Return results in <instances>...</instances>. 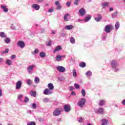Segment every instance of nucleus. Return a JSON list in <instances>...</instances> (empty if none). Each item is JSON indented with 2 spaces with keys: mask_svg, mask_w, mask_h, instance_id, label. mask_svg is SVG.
<instances>
[{
  "mask_svg": "<svg viewBox=\"0 0 125 125\" xmlns=\"http://www.w3.org/2000/svg\"><path fill=\"white\" fill-rule=\"evenodd\" d=\"M110 65L113 68L114 72L115 73L120 71V68H119V63H118L117 61L114 60L111 61Z\"/></svg>",
  "mask_w": 125,
  "mask_h": 125,
  "instance_id": "nucleus-1",
  "label": "nucleus"
},
{
  "mask_svg": "<svg viewBox=\"0 0 125 125\" xmlns=\"http://www.w3.org/2000/svg\"><path fill=\"white\" fill-rule=\"evenodd\" d=\"M62 110V109L61 107L56 108L53 112V116H54V117H57V116H59L61 114Z\"/></svg>",
  "mask_w": 125,
  "mask_h": 125,
  "instance_id": "nucleus-2",
  "label": "nucleus"
},
{
  "mask_svg": "<svg viewBox=\"0 0 125 125\" xmlns=\"http://www.w3.org/2000/svg\"><path fill=\"white\" fill-rule=\"evenodd\" d=\"M85 102H86L85 99L82 98L77 103V105L79 106V107H81V108H83V106H84Z\"/></svg>",
  "mask_w": 125,
  "mask_h": 125,
  "instance_id": "nucleus-3",
  "label": "nucleus"
},
{
  "mask_svg": "<svg viewBox=\"0 0 125 125\" xmlns=\"http://www.w3.org/2000/svg\"><path fill=\"white\" fill-rule=\"evenodd\" d=\"M36 68V64H32L28 66L27 67V72L29 74H33L34 69Z\"/></svg>",
  "mask_w": 125,
  "mask_h": 125,
  "instance_id": "nucleus-4",
  "label": "nucleus"
},
{
  "mask_svg": "<svg viewBox=\"0 0 125 125\" xmlns=\"http://www.w3.org/2000/svg\"><path fill=\"white\" fill-rule=\"evenodd\" d=\"M52 93H53V91L48 88H45L43 91V94L44 95H51Z\"/></svg>",
  "mask_w": 125,
  "mask_h": 125,
  "instance_id": "nucleus-5",
  "label": "nucleus"
},
{
  "mask_svg": "<svg viewBox=\"0 0 125 125\" xmlns=\"http://www.w3.org/2000/svg\"><path fill=\"white\" fill-rule=\"evenodd\" d=\"M22 86V82L21 81H18L16 83V90H19V89H20L21 88V87Z\"/></svg>",
  "mask_w": 125,
  "mask_h": 125,
  "instance_id": "nucleus-6",
  "label": "nucleus"
},
{
  "mask_svg": "<svg viewBox=\"0 0 125 125\" xmlns=\"http://www.w3.org/2000/svg\"><path fill=\"white\" fill-rule=\"evenodd\" d=\"M18 46H19V47H21V48H23V47H25V42L22 41H19L17 43Z\"/></svg>",
  "mask_w": 125,
  "mask_h": 125,
  "instance_id": "nucleus-7",
  "label": "nucleus"
},
{
  "mask_svg": "<svg viewBox=\"0 0 125 125\" xmlns=\"http://www.w3.org/2000/svg\"><path fill=\"white\" fill-rule=\"evenodd\" d=\"M57 70L59 71V72H61V73H64V72L66 71V69L65 68V67L62 66H58L57 67Z\"/></svg>",
  "mask_w": 125,
  "mask_h": 125,
  "instance_id": "nucleus-8",
  "label": "nucleus"
},
{
  "mask_svg": "<svg viewBox=\"0 0 125 125\" xmlns=\"http://www.w3.org/2000/svg\"><path fill=\"white\" fill-rule=\"evenodd\" d=\"M101 19H102V16L100 14H98L97 17L95 18V20L96 22H100Z\"/></svg>",
  "mask_w": 125,
  "mask_h": 125,
  "instance_id": "nucleus-9",
  "label": "nucleus"
},
{
  "mask_svg": "<svg viewBox=\"0 0 125 125\" xmlns=\"http://www.w3.org/2000/svg\"><path fill=\"white\" fill-rule=\"evenodd\" d=\"M64 110L65 112H70L71 111V107L68 105H65L64 106Z\"/></svg>",
  "mask_w": 125,
  "mask_h": 125,
  "instance_id": "nucleus-10",
  "label": "nucleus"
},
{
  "mask_svg": "<svg viewBox=\"0 0 125 125\" xmlns=\"http://www.w3.org/2000/svg\"><path fill=\"white\" fill-rule=\"evenodd\" d=\"M104 31L105 33H110L111 31V25H107L105 26V28L104 29Z\"/></svg>",
  "mask_w": 125,
  "mask_h": 125,
  "instance_id": "nucleus-11",
  "label": "nucleus"
},
{
  "mask_svg": "<svg viewBox=\"0 0 125 125\" xmlns=\"http://www.w3.org/2000/svg\"><path fill=\"white\" fill-rule=\"evenodd\" d=\"M32 8L35 9V10H39L41 7L38 4H34L32 5Z\"/></svg>",
  "mask_w": 125,
  "mask_h": 125,
  "instance_id": "nucleus-12",
  "label": "nucleus"
},
{
  "mask_svg": "<svg viewBox=\"0 0 125 125\" xmlns=\"http://www.w3.org/2000/svg\"><path fill=\"white\" fill-rule=\"evenodd\" d=\"M55 4L56 5H57V10H59L61 9V8H62V6H61V5H60V3H59V1H56L55 2Z\"/></svg>",
  "mask_w": 125,
  "mask_h": 125,
  "instance_id": "nucleus-13",
  "label": "nucleus"
},
{
  "mask_svg": "<svg viewBox=\"0 0 125 125\" xmlns=\"http://www.w3.org/2000/svg\"><path fill=\"white\" fill-rule=\"evenodd\" d=\"M86 12L85 10L83 8H81L79 10V13L81 14V16H83Z\"/></svg>",
  "mask_w": 125,
  "mask_h": 125,
  "instance_id": "nucleus-14",
  "label": "nucleus"
},
{
  "mask_svg": "<svg viewBox=\"0 0 125 125\" xmlns=\"http://www.w3.org/2000/svg\"><path fill=\"white\" fill-rule=\"evenodd\" d=\"M47 86L48 88V89H50V90H52V91H53V89H54V85H53L52 83H49L48 84Z\"/></svg>",
  "mask_w": 125,
  "mask_h": 125,
  "instance_id": "nucleus-15",
  "label": "nucleus"
},
{
  "mask_svg": "<svg viewBox=\"0 0 125 125\" xmlns=\"http://www.w3.org/2000/svg\"><path fill=\"white\" fill-rule=\"evenodd\" d=\"M61 49H62V47H61L60 45H59L55 47L53 51V53H55V52H57V51H59V50H61Z\"/></svg>",
  "mask_w": 125,
  "mask_h": 125,
  "instance_id": "nucleus-16",
  "label": "nucleus"
},
{
  "mask_svg": "<svg viewBox=\"0 0 125 125\" xmlns=\"http://www.w3.org/2000/svg\"><path fill=\"white\" fill-rule=\"evenodd\" d=\"M101 122L102 125H108V123H109V121L107 120L103 119L101 120Z\"/></svg>",
  "mask_w": 125,
  "mask_h": 125,
  "instance_id": "nucleus-17",
  "label": "nucleus"
},
{
  "mask_svg": "<svg viewBox=\"0 0 125 125\" xmlns=\"http://www.w3.org/2000/svg\"><path fill=\"white\" fill-rule=\"evenodd\" d=\"M64 57V56H60V55H57L56 58V61H58V62H60L62 60V58Z\"/></svg>",
  "mask_w": 125,
  "mask_h": 125,
  "instance_id": "nucleus-18",
  "label": "nucleus"
},
{
  "mask_svg": "<svg viewBox=\"0 0 125 125\" xmlns=\"http://www.w3.org/2000/svg\"><path fill=\"white\" fill-rule=\"evenodd\" d=\"M12 61L9 59H7L5 61V63L6 65H8V66H11V65H12Z\"/></svg>",
  "mask_w": 125,
  "mask_h": 125,
  "instance_id": "nucleus-19",
  "label": "nucleus"
},
{
  "mask_svg": "<svg viewBox=\"0 0 125 125\" xmlns=\"http://www.w3.org/2000/svg\"><path fill=\"white\" fill-rule=\"evenodd\" d=\"M102 6L103 8H106V7H108V6H109V2H104L102 4Z\"/></svg>",
  "mask_w": 125,
  "mask_h": 125,
  "instance_id": "nucleus-20",
  "label": "nucleus"
},
{
  "mask_svg": "<svg viewBox=\"0 0 125 125\" xmlns=\"http://www.w3.org/2000/svg\"><path fill=\"white\" fill-rule=\"evenodd\" d=\"M26 83L28 85H32L33 84V81L31 79H28L26 80Z\"/></svg>",
  "mask_w": 125,
  "mask_h": 125,
  "instance_id": "nucleus-21",
  "label": "nucleus"
},
{
  "mask_svg": "<svg viewBox=\"0 0 125 125\" xmlns=\"http://www.w3.org/2000/svg\"><path fill=\"white\" fill-rule=\"evenodd\" d=\"M65 30H72V29H74V26L72 25H66L65 26Z\"/></svg>",
  "mask_w": 125,
  "mask_h": 125,
  "instance_id": "nucleus-22",
  "label": "nucleus"
},
{
  "mask_svg": "<svg viewBox=\"0 0 125 125\" xmlns=\"http://www.w3.org/2000/svg\"><path fill=\"white\" fill-rule=\"evenodd\" d=\"M98 112L99 114H100V115H103V114H104V109H103L102 107L98 109Z\"/></svg>",
  "mask_w": 125,
  "mask_h": 125,
  "instance_id": "nucleus-23",
  "label": "nucleus"
},
{
  "mask_svg": "<svg viewBox=\"0 0 125 125\" xmlns=\"http://www.w3.org/2000/svg\"><path fill=\"white\" fill-rule=\"evenodd\" d=\"M0 38H6L7 36L6 35V34H5V33H4V32H0Z\"/></svg>",
  "mask_w": 125,
  "mask_h": 125,
  "instance_id": "nucleus-24",
  "label": "nucleus"
},
{
  "mask_svg": "<svg viewBox=\"0 0 125 125\" xmlns=\"http://www.w3.org/2000/svg\"><path fill=\"white\" fill-rule=\"evenodd\" d=\"M1 8H2V9H3V11H4V12H8V9L7 8H6V6H5L1 5Z\"/></svg>",
  "mask_w": 125,
  "mask_h": 125,
  "instance_id": "nucleus-25",
  "label": "nucleus"
},
{
  "mask_svg": "<svg viewBox=\"0 0 125 125\" xmlns=\"http://www.w3.org/2000/svg\"><path fill=\"white\" fill-rule=\"evenodd\" d=\"M91 19V16L90 15H88L87 16L85 17V20H84L85 21V22H88V21Z\"/></svg>",
  "mask_w": 125,
  "mask_h": 125,
  "instance_id": "nucleus-26",
  "label": "nucleus"
},
{
  "mask_svg": "<svg viewBox=\"0 0 125 125\" xmlns=\"http://www.w3.org/2000/svg\"><path fill=\"white\" fill-rule=\"evenodd\" d=\"M68 16H70V14H65L63 17V19L64 21H69V19L67 18Z\"/></svg>",
  "mask_w": 125,
  "mask_h": 125,
  "instance_id": "nucleus-27",
  "label": "nucleus"
},
{
  "mask_svg": "<svg viewBox=\"0 0 125 125\" xmlns=\"http://www.w3.org/2000/svg\"><path fill=\"white\" fill-rule=\"evenodd\" d=\"M105 101L104 100H101V101H100L99 105V106H103L104 105V104H105Z\"/></svg>",
  "mask_w": 125,
  "mask_h": 125,
  "instance_id": "nucleus-28",
  "label": "nucleus"
},
{
  "mask_svg": "<svg viewBox=\"0 0 125 125\" xmlns=\"http://www.w3.org/2000/svg\"><path fill=\"white\" fill-rule=\"evenodd\" d=\"M4 42L5 43H9L10 42V38L8 37H6L5 39H4Z\"/></svg>",
  "mask_w": 125,
  "mask_h": 125,
  "instance_id": "nucleus-29",
  "label": "nucleus"
},
{
  "mask_svg": "<svg viewBox=\"0 0 125 125\" xmlns=\"http://www.w3.org/2000/svg\"><path fill=\"white\" fill-rule=\"evenodd\" d=\"M80 67H81V68H84L85 66H86V64H85V62H82L79 64Z\"/></svg>",
  "mask_w": 125,
  "mask_h": 125,
  "instance_id": "nucleus-30",
  "label": "nucleus"
},
{
  "mask_svg": "<svg viewBox=\"0 0 125 125\" xmlns=\"http://www.w3.org/2000/svg\"><path fill=\"white\" fill-rule=\"evenodd\" d=\"M31 53L33 55H36V54H38V53H39V49L37 48L35 49V50L33 52H32Z\"/></svg>",
  "mask_w": 125,
  "mask_h": 125,
  "instance_id": "nucleus-31",
  "label": "nucleus"
},
{
  "mask_svg": "<svg viewBox=\"0 0 125 125\" xmlns=\"http://www.w3.org/2000/svg\"><path fill=\"white\" fill-rule=\"evenodd\" d=\"M30 107L32 108V109H33L34 110L37 109V104L36 103L32 104L30 106Z\"/></svg>",
  "mask_w": 125,
  "mask_h": 125,
  "instance_id": "nucleus-32",
  "label": "nucleus"
},
{
  "mask_svg": "<svg viewBox=\"0 0 125 125\" xmlns=\"http://www.w3.org/2000/svg\"><path fill=\"white\" fill-rule=\"evenodd\" d=\"M85 75L86 77H90L92 76V73L91 72V71H88L85 73Z\"/></svg>",
  "mask_w": 125,
  "mask_h": 125,
  "instance_id": "nucleus-33",
  "label": "nucleus"
},
{
  "mask_svg": "<svg viewBox=\"0 0 125 125\" xmlns=\"http://www.w3.org/2000/svg\"><path fill=\"white\" fill-rule=\"evenodd\" d=\"M36 94H37V92H36V91H31L30 92V95L31 96H33V97H36Z\"/></svg>",
  "mask_w": 125,
  "mask_h": 125,
  "instance_id": "nucleus-34",
  "label": "nucleus"
},
{
  "mask_svg": "<svg viewBox=\"0 0 125 125\" xmlns=\"http://www.w3.org/2000/svg\"><path fill=\"white\" fill-rule=\"evenodd\" d=\"M35 83H40V78L39 77H36L34 79Z\"/></svg>",
  "mask_w": 125,
  "mask_h": 125,
  "instance_id": "nucleus-35",
  "label": "nucleus"
},
{
  "mask_svg": "<svg viewBox=\"0 0 125 125\" xmlns=\"http://www.w3.org/2000/svg\"><path fill=\"white\" fill-rule=\"evenodd\" d=\"M119 28H120V22H119V21H117L115 24V29L116 30H118Z\"/></svg>",
  "mask_w": 125,
  "mask_h": 125,
  "instance_id": "nucleus-36",
  "label": "nucleus"
},
{
  "mask_svg": "<svg viewBox=\"0 0 125 125\" xmlns=\"http://www.w3.org/2000/svg\"><path fill=\"white\" fill-rule=\"evenodd\" d=\"M70 42L71 43H75V38H74V37H71L70 39Z\"/></svg>",
  "mask_w": 125,
  "mask_h": 125,
  "instance_id": "nucleus-37",
  "label": "nucleus"
},
{
  "mask_svg": "<svg viewBox=\"0 0 125 125\" xmlns=\"http://www.w3.org/2000/svg\"><path fill=\"white\" fill-rule=\"evenodd\" d=\"M40 56L42 57V58H43L45 57V53L43 52H41L40 54Z\"/></svg>",
  "mask_w": 125,
  "mask_h": 125,
  "instance_id": "nucleus-38",
  "label": "nucleus"
},
{
  "mask_svg": "<svg viewBox=\"0 0 125 125\" xmlns=\"http://www.w3.org/2000/svg\"><path fill=\"white\" fill-rule=\"evenodd\" d=\"M23 96H24L22 94L19 95L18 96V99H19L20 101H22V98H23Z\"/></svg>",
  "mask_w": 125,
  "mask_h": 125,
  "instance_id": "nucleus-39",
  "label": "nucleus"
},
{
  "mask_svg": "<svg viewBox=\"0 0 125 125\" xmlns=\"http://www.w3.org/2000/svg\"><path fill=\"white\" fill-rule=\"evenodd\" d=\"M117 15H118L117 12H115L113 13V14H112V18H116V17H117Z\"/></svg>",
  "mask_w": 125,
  "mask_h": 125,
  "instance_id": "nucleus-40",
  "label": "nucleus"
},
{
  "mask_svg": "<svg viewBox=\"0 0 125 125\" xmlns=\"http://www.w3.org/2000/svg\"><path fill=\"white\" fill-rule=\"evenodd\" d=\"M81 93H82L83 97H84V96H85V90H84L83 89L82 90Z\"/></svg>",
  "mask_w": 125,
  "mask_h": 125,
  "instance_id": "nucleus-41",
  "label": "nucleus"
},
{
  "mask_svg": "<svg viewBox=\"0 0 125 125\" xmlns=\"http://www.w3.org/2000/svg\"><path fill=\"white\" fill-rule=\"evenodd\" d=\"M73 75L74 78H76V77H77V72L76 71V69L73 70Z\"/></svg>",
  "mask_w": 125,
  "mask_h": 125,
  "instance_id": "nucleus-42",
  "label": "nucleus"
},
{
  "mask_svg": "<svg viewBox=\"0 0 125 125\" xmlns=\"http://www.w3.org/2000/svg\"><path fill=\"white\" fill-rule=\"evenodd\" d=\"M51 44H52V42L51 41H49V42L47 43L46 45L47 46H51Z\"/></svg>",
  "mask_w": 125,
  "mask_h": 125,
  "instance_id": "nucleus-43",
  "label": "nucleus"
},
{
  "mask_svg": "<svg viewBox=\"0 0 125 125\" xmlns=\"http://www.w3.org/2000/svg\"><path fill=\"white\" fill-rule=\"evenodd\" d=\"M74 86H75V88H76V89H79V88H80V85H79L77 83L74 84Z\"/></svg>",
  "mask_w": 125,
  "mask_h": 125,
  "instance_id": "nucleus-44",
  "label": "nucleus"
},
{
  "mask_svg": "<svg viewBox=\"0 0 125 125\" xmlns=\"http://www.w3.org/2000/svg\"><path fill=\"white\" fill-rule=\"evenodd\" d=\"M38 3H42V2H43L44 0H35Z\"/></svg>",
  "mask_w": 125,
  "mask_h": 125,
  "instance_id": "nucleus-45",
  "label": "nucleus"
},
{
  "mask_svg": "<svg viewBox=\"0 0 125 125\" xmlns=\"http://www.w3.org/2000/svg\"><path fill=\"white\" fill-rule=\"evenodd\" d=\"M49 102V99H48V98H44L43 99V102H45V103Z\"/></svg>",
  "mask_w": 125,
  "mask_h": 125,
  "instance_id": "nucleus-46",
  "label": "nucleus"
},
{
  "mask_svg": "<svg viewBox=\"0 0 125 125\" xmlns=\"http://www.w3.org/2000/svg\"><path fill=\"white\" fill-rule=\"evenodd\" d=\"M27 125H36V123L34 122H31L27 124Z\"/></svg>",
  "mask_w": 125,
  "mask_h": 125,
  "instance_id": "nucleus-47",
  "label": "nucleus"
},
{
  "mask_svg": "<svg viewBox=\"0 0 125 125\" xmlns=\"http://www.w3.org/2000/svg\"><path fill=\"white\" fill-rule=\"evenodd\" d=\"M25 103H27V102H29V98L25 97L24 99Z\"/></svg>",
  "mask_w": 125,
  "mask_h": 125,
  "instance_id": "nucleus-48",
  "label": "nucleus"
},
{
  "mask_svg": "<svg viewBox=\"0 0 125 125\" xmlns=\"http://www.w3.org/2000/svg\"><path fill=\"white\" fill-rule=\"evenodd\" d=\"M16 58V55H14L11 56V60H13V59H15Z\"/></svg>",
  "mask_w": 125,
  "mask_h": 125,
  "instance_id": "nucleus-49",
  "label": "nucleus"
},
{
  "mask_svg": "<svg viewBox=\"0 0 125 125\" xmlns=\"http://www.w3.org/2000/svg\"><path fill=\"white\" fill-rule=\"evenodd\" d=\"M75 5H78L79 4V0H75L74 1Z\"/></svg>",
  "mask_w": 125,
  "mask_h": 125,
  "instance_id": "nucleus-50",
  "label": "nucleus"
},
{
  "mask_svg": "<svg viewBox=\"0 0 125 125\" xmlns=\"http://www.w3.org/2000/svg\"><path fill=\"white\" fill-rule=\"evenodd\" d=\"M8 51H9V49H6L5 51L3 52V53H8Z\"/></svg>",
  "mask_w": 125,
  "mask_h": 125,
  "instance_id": "nucleus-51",
  "label": "nucleus"
},
{
  "mask_svg": "<svg viewBox=\"0 0 125 125\" xmlns=\"http://www.w3.org/2000/svg\"><path fill=\"white\" fill-rule=\"evenodd\" d=\"M66 4L68 7H70V6H71V2H67Z\"/></svg>",
  "mask_w": 125,
  "mask_h": 125,
  "instance_id": "nucleus-52",
  "label": "nucleus"
},
{
  "mask_svg": "<svg viewBox=\"0 0 125 125\" xmlns=\"http://www.w3.org/2000/svg\"><path fill=\"white\" fill-rule=\"evenodd\" d=\"M78 121L79 123H82V122H83V118H80L78 119Z\"/></svg>",
  "mask_w": 125,
  "mask_h": 125,
  "instance_id": "nucleus-53",
  "label": "nucleus"
},
{
  "mask_svg": "<svg viewBox=\"0 0 125 125\" xmlns=\"http://www.w3.org/2000/svg\"><path fill=\"white\" fill-rule=\"evenodd\" d=\"M48 12H49L50 13L53 12V9H49L48 10Z\"/></svg>",
  "mask_w": 125,
  "mask_h": 125,
  "instance_id": "nucleus-54",
  "label": "nucleus"
},
{
  "mask_svg": "<svg viewBox=\"0 0 125 125\" xmlns=\"http://www.w3.org/2000/svg\"><path fill=\"white\" fill-rule=\"evenodd\" d=\"M74 88L73 87V86H70L69 87V90H70L71 91L74 90Z\"/></svg>",
  "mask_w": 125,
  "mask_h": 125,
  "instance_id": "nucleus-55",
  "label": "nucleus"
},
{
  "mask_svg": "<svg viewBox=\"0 0 125 125\" xmlns=\"http://www.w3.org/2000/svg\"><path fill=\"white\" fill-rule=\"evenodd\" d=\"M12 30H15V27H13V24H12L11 26Z\"/></svg>",
  "mask_w": 125,
  "mask_h": 125,
  "instance_id": "nucleus-56",
  "label": "nucleus"
},
{
  "mask_svg": "<svg viewBox=\"0 0 125 125\" xmlns=\"http://www.w3.org/2000/svg\"><path fill=\"white\" fill-rule=\"evenodd\" d=\"M1 95H2V91L1 89H0V96H1Z\"/></svg>",
  "mask_w": 125,
  "mask_h": 125,
  "instance_id": "nucleus-57",
  "label": "nucleus"
},
{
  "mask_svg": "<svg viewBox=\"0 0 125 125\" xmlns=\"http://www.w3.org/2000/svg\"><path fill=\"white\" fill-rule=\"evenodd\" d=\"M71 95H76V93L74 91L71 92Z\"/></svg>",
  "mask_w": 125,
  "mask_h": 125,
  "instance_id": "nucleus-58",
  "label": "nucleus"
},
{
  "mask_svg": "<svg viewBox=\"0 0 125 125\" xmlns=\"http://www.w3.org/2000/svg\"><path fill=\"white\" fill-rule=\"evenodd\" d=\"M114 10V8L113 7H110L109 8V11H113Z\"/></svg>",
  "mask_w": 125,
  "mask_h": 125,
  "instance_id": "nucleus-59",
  "label": "nucleus"
},
{
  "mask_svg": "<svg viewBox=\"0 0 125 125\" xmlns=\"http://www.w3.org/2000/svg\"><path fill=\"white\" fill-rule=\"evenodd\" d=\"M123 105H125V100H123L122 101Z\"/></svg>",
  "mask_w": 125,
  "mask_h": 125,
  "instance_id": "nucleus-60",
  "label": "nucleus"
},
{
  "mask_svg": "<svg viewBox=\"0 0 125 125\" xmlns=\"http://www.w3.org/2000/svg\"><path fill=\"white\" fill-rule=\"evenodd\" d=\"M55 31L52 30V34H53V35H55Z\"/></svg>",
  "mask_w": 125,
  "mask_h": 125,
  "instance_id": "nucleus-61",
  "label": "nucleus"
},
{
  "mask_svg": "<svg viewBox=\"0 0 125 125\" xmlns=\"http://www.w3.org/2000/svg\"><path fill=\"white\" fill-rule=\"evenodd\" d=\"M41 33H44V29H41Z\"/></svg>",
  "mask_w": 125,
  "mask_h": 125,
  "instance_id": "nucleus-62",
  "label": "nucleus"
},
{
  "mask_svg": "<svg viewBox=\"0 0 125 125\" xmlns=\"http://www.w3.org/2000/svg\"><path fill=\"white\" fill-rule=\"evenodd\" d=\"M81 21H84V20H81V19L78 20V22H81Z\"/></svg>",
  "mask_w": 125,
  "mask_h": 125,
  "instance_id": "nucleus-63",
  "label": "nucleus"
},
{
  "mask_svg": "<svg viewBox=\"0 0 125 125\" xmlns=\"http://www.w3.org/2000/svg\"><path fill=\"white\" fill-rule=\"evenodd\" d=\"M87 125H93L91 124H90V123H88V124H87Z\"/></svg>",
  "mask_w": 125,
  "mask_h": 125,
  "instance_id": "nucleus-64",
  "label": "nucleus"
}]
</instances>
